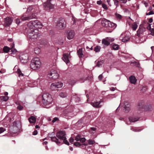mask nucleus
Here are the masks:
<instances>
[{"label":"nucleus","instance_id":"nucleus-11","mask_svg":"<svg viewBox=\"0 0 154 154\" xmlns=\"http://www.w3.org/2000/svg\"><path fill=\"white\" fill-rule=\"evenodd\" d=\"M70 58V53H69V54H63L62 58L66 63L67 64L69 63Z\"/></svg>","mask_w":154,"mask_h":154},{"label":"nucleus","instance_id":"nucleus-39","mask_svg":"<svg viewBox=\"0 0 154 154\" xmlns=\"http://www.w3.org/2000/svg\"><path fill=\"white\" fill-rule=\"evenodd\" d=\"M103 60H102V61H98L97 65V66H98V67H100L103 64Z\"/></svg>","mask_w":154,"mask_h":154},{"label":"nucleus","instance_id":"nucleus-63","mask_svg":"<svg viewBox=\"0 0 154 154\" xmlns=\"http://www.w3.org/2000/svg\"><path fill=\"white\" fill-rule=\"evenodd\" d=\"M110 90L112 91H115V88H114V87H112V88H110Z\"/></svg>","mask_w":154,"mask_h":154},{"label":"nucleus","instance_id":"nucleus-13","mask_svg":"<svg viewBox=\"0 0 154 154\" xmlns=\"http://www.w3.org/2000/svg\"><path fill=\"white\" fill-rule=\"evenodd\" d=\"M12 20L11 18L10 17H8L5 19L4 26L6 27L10 25L11 23Z\"/></svg>","mask_w":154,"mask_h":154},{"label":"nucleus","instance_id":"nucleus-22","mask_svg":"<svg viewBox=\"0 0 154 154\" xmlns=\"http://www.w3.org/2000/svg\"><path fill=\"white\" fill-rule=\"evenodd\" d=\"M130 104L127 102H126L123 105V107L126 111H128L130 110Z\"/></svg>","mask_w":154,"mask_h":154},{"label":"nucleus","instance_id":"nucleus-26","mask_svg":"<svg viewBox=\"0 0 154 154\" xmlns=\"http://www.w3.org/2000/svg\"><path fill=\"white\" fill-rule=\"evenodd\" d=\"M122 39V41L124 42H125L129 40L130 39V37L128 36H125Z\"/></svg>","mask_w":154,"mask_h":154},{"label":"nucleus","instance_id":"nucleus-4","mask_svg":"<svg viewBox=\"0 0 154 154\" xmlns=\"http://www.w3.org/2000/svg\"><path fill=\"white\" fill-rule=\"evenodd\" d=\"M42 24L37 20L31 21L29 22L27 25L28 26H31L35 29L41 28L42 27Z\"/></svg>","mask_w":154,"mask_h":154},{"label":"nucleus","instance_id":"nucleus-36","mask_svg":"<svg viewBox=\"0 0 154 154\" xmlns=\"http://www.w3.org/2000/svg\"><path fill=\"white\" fill-rule=\"evenodd\" d=\"M17 72L19 76L21 77L23 76V74L21 72L20 69H17Z\"/></svg>","mask_w":154,"mask_h":154},{"label":"nucleus","instance_id":"nucleus-1","mask_svg":"<svg viewBox=\"0 0 154 154\" xmlns=\"http://www.w3.org/2000/svg\"><path fill=\"white\" fill-rule=\"evenodd\" d=\"M40 98L42 100V102L46 108H48L52 106L53 100L51 95L49 94H44L42 96H39L38 99H39Z\"/></svg>","mask_w":154,"mask_h":154},{"label":"nucleus","instance_id":"nucleus-30","mask_svg":"<svg viewBox=\"0 0 154 154\" xmlns=\"http://www.w3.org/2000/svg\"><path fill=\"white\" fill-rule=\"evenodd\" d=\"M78 55L79 57H83V54L82 49H79L78 51Z\"/></svg>","mask_w":154,"mask_h":154},{"label":"nucleus","instance_id":"nucleus-48","mask_svg":"<svg viewBox=\"0 0 154 154\" xmlns=\"http://www.w3.org/2000/svg\"><path fill=\"white\" fill-rule=\"evenodd\" d=\"M5 130V129L2 127L0 128V134L4 132Z\"/></svg>","mask_w":154,"mask_h":154},{"label":"nucleus","instance_id":"nucleus-25","mask_svg":"<svg viewBox=\"0 0 154 154\" xmlns=\"http://www.w3.org/2000/svg\"><path fill=\"white\" fill-rule=\"evenodd\" d=\"M51 139L53 141L55 142L57 144H60V142L59 141V140L55 137H51Z\"/></svg>","mask_w":154,"mask_h":154},{"label":"nucleus","instance_id":"nucleus-51","mask_svg":"<svg viewBox=\"0 0 154 154\" xmlns=\"http://www.w3.org/2000/svg\"><path fill=\"white\" fill-rule=\"evenodd\" d=\"M154 14V13L153 12V11H151L149 12L148 13H146V15H150L151 14Z\"/></svg>","mask_w":154,"mask_h":154},{"label":"nucleus","instance_id":"nucleus-27","mask_svg":"<svg viewBox=\"0 0 154 154\" xmlns=\"http://www.w3.org/2000/svg\"><path fill=\"white\" fill-rule=\"evenodd\" d=\"M137 27V23L136 22H134L131 25V28L133 29V30L135 31Z\"/></svg>","mask_w":154,"mask_h":154},{"label":"nucleus","instance_id":"nucleus-8","mask_svg":"<svg viewBox=\"0 0 154 154\" xmlns=\"http://www.w3.org/2000/svg\"><path fill=\"white\" fill-rule=\"evenodd\" d=\"M20 128V123H17L16 122H14L13 126L11 128L12 132L14 133H16L19 130Z\"/></svg>","mask_w":154,"mask_h":154},{"label":"nucleus","instance_id":"nucleus-58","mask_svg":"<svg viewBox=\"0 0 154 154\" xmlns=\"http://www.w3.org/2000/svg\"><path fill=\"white\" fill-rule=\"evenodd\" d=\"M103 76L102 74H100V75L98 77V79H99L100 80H101Z\"/></svg>","mask_w":154,"mask_h":154},{"label":"nucleus","instance_id":"nucleus-41","mask_svg":"<svg viewBox=\"0 0 154 154\" xmlns=\"http://www.w3.org/2000/svg\"><path fill=\"white\" fill-rule=\"evenodd\" d=\"M29 20L32 19L33 18H36V16L35 14H32V15L29 16Z\"/></svg>","mask_w":154,"mask_h":154},{"label":"nucleus","instance_id":"nucleus-18","mask_svg":"<svg viewBox=\"0 0 154 154\" xmlns=\"http://www.w3.org/2000/svg\"><path fill=\"white\" fill-rule=\"evenodd\" d=\"M108 39H109V37H107L106 38L102 40V44L106 46L109 45L110 44V42L108 40Z\"/></svg>","mask_w":154,"mask_h":154},{"label":"nucleus","instance_id":"nucleus-45","mask_svg":"<svg viewBox=\"0 0 154 154\" xmlns=\"http://www.w3.org/2000/svg\"><path fill=\"white\" fill-rule=\"evenodd\" d=\"M74 145L76 146L79 147L81 144L79 142H75L74 143Z\"/></svg>","mask_w":154,"mask_h":154},{"label":"nucleus","instance_id":"nucleus-46","mask_svg":"<svg viewBox=\"0 0 154 154\" xmlns=\"http://www.w3.org/2000/svg\"><path fill=\"white\" fill-rule=\"evenodd\" d=\"M114 4L116 5V7H117L119 5V1L117 0H113Z\"/></svg>","mask_w":154,"mask_h":154},{"label":"nucleus","instance_id":"nucleus-43","mask_svg":"<svg viewBox=\"0 0 154 154\" xmlns=\"http://www.w3.org/2000/svg\"><path fill=\"white\" fill-rule=\"evenodd\" d=\"M33 9V8L32 6H29L27 8V12H30Z\"/></svg>","mask_w":154,"mask_h":154},{"label":"nucleus","instance_id":"nucleus-5","mask_svg":"<svg viewBox=\"0 0 154 154\" xmlns=\"http://www.w3.org/2000/svg\"><path fill=\"white\" fill-rule=\"evenodd\" d=\"M65 131H60L57 133V137L60 140H63V142L65 144L69 145V143L66 140V138L65 136Z\"/></svg>","mask_w":154,"mask_h":154},{"label":"nucleus","instance_id":"nucleus-33","mask_svg":"<svg viewBox=\"0 0 154 154\" xmlns=\"http://www.w3.org/2000/svg\"><path fill=\"white\" fill-rule=\"evenodd\" d=\"M59 95L61 97L65 98L66 97L67 95L66 93L61 92L59 94Z\"/></svg>","mask_w":154,"mask_h":154},{"label":"nucleus","instance_id":"nucleus-35","mask_svg":"<svg viewBox=\"0 0 154 154\" xmlns=\"http://www.w3.org/2000/svg\"><path fill=\"white\" fill-rule=\"evenodd\" d=\"M57 85V89L59 88H61L63 85V84L61 82H58L56 83Z\"/></svg>","mask_w":154,"mask_h":154},{"label":"nucleus","instance_id":"nucleus-7","mask_svg":"<svg viewBox=\"0 0 154 154\" xmlns=\"http://www.w3.org/2000/svg\"><path fill=\"white\" fill-rule=\"evenodd\" d=\"M66 22L65 20L62 19L58 22L56 27L59 29H63L66 27Z\"/></svg>","mask_w":154,"mask_h":154},{"label":"nucleus","instance_id":"nucleus-17","mask_svg":"<svg viewBox=\"0 0 154 154\" xmlns=\"http://www.w3.org/2000/svg\"><path fill=\"white\" fill-rule=\"evenodd\" d=\"M100 102H91V105L93 107H94L97 108L100 107Z\"/></svg>","mask_w":154,"mask_h":154},{"label":"nucleus","instance_id":"nucleus-31","mask_svg":"<svg viewBox=\"0 0 154 154\" xmlns=\"http://www.w3.org/2000/svg\"><path fill=\"white\" fill-rule=\"evenodd\" d=\"M151 106L149 105H145L144 106V109L146 111H149L151 109Z\"/></svg>","mask_w":154,"mask_h":154},{"label":"nucleus","instance_id":"nucleus-49","mask_svg":"<svg viewBox=\"0 0 154 154\" xmlns=\"http://www.w3.org/2000/svg\"><path fill=\"white\" fill-rule=\"evenodd\" d=\"M102 7L104 8L105 9H108V8L107 7V6L106 5L104 4H102Z\"/></svg>","mask_w":154,"mask_h":154},{"label":"nucleus","instance_id":"nucleus-47","mask_svg":"<svg viewBox=\"0 0 154 154\" xmlns=\"http://www.w3.org/2000/svg\"><path fill=\"white\" fill-rule=\"evenodd\" d=\"M81 139V136L79 135H77L75 138V140L76 141L80 140Z\"/></svg>","mask_w":154,"mask_h":154},{"label":"nucleus","instance_id":"nucleus-50","mask_svg":"<svg viewBox=\"0 0 154 154\" xmlns=\"http://www.w3.org/2000/svg\"><path fill=\"white\" fill-rule=\"evenodd\" d=\"M58 118L57 117H55L54 118V119L52 120V122L53 123H54L56 121H58Z\"/></svg>","mask_w":154,"mask_h":154},{"label":"nucleus","instance_id":"nucleus-64","mask_svg":"<svg viewBox=\"0 0 154 154\" xmlns=\"http://www.w3.org/2000/svg\"><path fill=\"white\" fill-rule=\"evenodd\" d=\"M135 63V65L137 67L139 66L140 65V64L139 63L137 62V63Z\"/></svg>","mask_w":154,"mask_h":154},{"label":"nucleus","instance_id":"nucleus-53","mask_svg":"<svg viewBox=\"0 0 154 154\" xmlns=\"http://www.w3.org/2000/svg\"><path fill=\"white\" fill-rule=\"evenodd\" d=\"M85 138L83 137L81 138L80 141L81 142L84 143L85 141Z\"/></svg>","mask_w":154,"mask_h":154},{"label":"nucleus","instance_id":"nucleus-42","mask_svg":"<svg viewBox=\"0 0 154 154\" xmlns=\"http://www.w3.org/2000/svg\"><path fill=\"white\" fill-rule=\"evenodd\" d=\"M88 143L90 145L93 144L95 143V142L93 140H91V139L89 140H88Z\"/></svg>","mask_w":154,"mask_h":154},{"label":"nucleus","instance_id":"nucleus-12","mask_svg":"<svg viewBox=\"0 0 154 154\" xmlns=\"http://www.w3.org/2000/svg\"><path fill=\"white\" fill-rule=\"evenodd\" d=\"M19 58L22 63H26L28 61L29 56L28 54H25L20 56Z\"/></svg>","mask_w":154,"mask_h":154},{"label":"nucleus","instance_id":"nucleus-29","mask_svg":"<svg viewBox=\"0 0 154 154\" xmlns=\"http://www.w3.org/2000/svg\"><path fill=\"white\" fill-rule=\"evenodd\" d=\"M131 129L134 132H139L142 130V129H139L138 128L136 127H132L131 128Z\"/></svg>","mask_w":154,"mask_h":154},{"label":"nucleus","instance_id":"nucleus-40","mask_svg":"<svg viewBox=\"0 0 154 154\" xmlns=\"http://www.w3.org/2000/svg\"><path fill=\"white\" fill-rule=\"evenodd\" d=\"M115 16L117 19H120L122 18L121 15L118 13H115Z\"/></svg>","mask_w":154,"mask_h":154},{"label":"nucleus","instance_id":"nucleus-60","mask_svg":"<svg viewBox=\"0 0 154 154\" xmlns=\"http://www.w3.org/2000/svg\"><path fill=\"white\" fill-rule=\"evenodd\" d=\"M5 72V69H2L0 71V72L1 73H3Z\"/></svg>","mask_w":154,"mask_h":154},{"label":"nucleus","instance_id":"nucleus-2","mask_svg":"<svg viewBox=\"0 0 154 154\" xmlns=\"http://www.w3.org/2000/svg\"><path fill=\"white\" fill-rule=\"evenodd\" d=\"M27 34L28 37L31 39H36L40 35L38 30L31 26H28Z\"/></svg>","mask_w":154,"mask_h":154},{"label":"nucleus","instance_id":"nucleus-3","mask_svg":"<svg viewBox=\"0 0 154 154\" xmlns=\"http://www.w3.org/2000/svg\"><path fill=\"white\" fill-rule=\"evenodd\" d=\"M41 63L39 59L37 57L33 59L30 64L31 68L34 70L39 69L41 67Z\"/></svg>","mask_w":154,"mask_h":154},{"label":"nucleus","instance_id":"nucleus-28","mask_svg":"<svg viewBox=\"0 0 154 154\" xmlns=\"http://www.w3.org/2000/svg\"><path fill=\"white\" fill-rule=\"evenodd\" d=\"M11 49V48H10L8 47L5 46L3 48V51L5 53H8Z\"/></svg>","mask_w":154,"mask_h":154},{"label":"nucleus","instance_id":"nucleus-23","mask_svg":"<svg viewBox=\"0 0 154 154\" xmlns=\"http://www.w3.org/2000/svg\"><path fill=\"white\" fill-rule=\"evenodd\" d=\"M29 120L30 123H35L36 122V118L33 116H31L29 118Z\"/></svg>","mask_w":154,"mask_h":154},{"label":"nucleus","instance_id":"nucleus-55","mask_svg":"<svg viewBox=\"0 0 154 154\" xmlns=\"http://www.w3.org/2000/svg\"><path fill=\"white\" fill-rule=\"evenodd\" d=\"M114 40V39L113 38H109V39H108V40L110 42H113Z\"/></svg>","mask_w":154,"mask_h":154},{"label":"nucleus","instance_id":"nucleus-24","mask_svg":"<svg viewBox=\"0 0 154 154\" xmlns=\"http://www.w3.org/2000/svg\"><path fill=\"white\" fill-rule=\"evenodd\" d=\"M51 88L52 90H58L56 83H53L51 84Z\"/></svg>","mask_w":154,"mask_h":154},{"label":"nucleus","instance_id":"nucleus-6","mask_svg":"<svg viewBox=\"0 0 154 154\" xmlns=\"http://www.w3.org/2000/svg\"><path fill=\"white\" fill-rule=\"evenodd\" d=\"M102 23L103 26L106 27H111L114 29L116 26V24L107 20H105L103 21Z\"/></svg>","mask_w":154,"mask_h":154},{"label":"nucleus","instance_id":"nucleus-62","mask_svg":"<svg viewBox=\"0 0 154 154\" xmlns=\"http://www.w3.org/2000/svg\"><path fill=\"white\" fill-rule=\"evenodd\" d=\"M106 1L108 3V4L110 5L111 6V4L110 3V0H106Z\"/></svg>","mask_w":154,"mask_h":154},{"label":"nucleus","instance_id":"nucleus-34","mask_svg":"<svg viewBox=\"0 0 154 154\" xmlns=\"http://www.w3.org/2000/svg\"><path fill=\"white\" fill-rule=\"evenodd\" d=\"M9 97L6 96H2L0 97L1 100L4 101H6L8 99Z\"/></svg>","mask_w":154,"mask_h":154},{"label":"nucleus","instance_id":"nucleus-19","mask_svg":"<svg viewBox=\"0 0 154 154\" xmlns=\"http://www.w3.org/2000/svg\"><path fill=\"white\" fill-rule=\"evenodd\" d=\"M129 79L131 83L135 84L136 83L137 79L134 76L131 75L129 77Z\"/></svg>","mask_w":154,"mask_h":154},{"label":"nucleus","instance_id":"nucleus-21","mask_svg":"<svg viewBox=\"0 0 154 154\" xmlns=\"http://www.w3.org/2000/svg\"><path fill=\"white\" fill-rule=\"evenodd\" d=\"M139 118L138 117H135L134 116H131L129 118V121L130 122H134L138 120Z\"/></svg>","mask_w":154,"mask_h":154},{"label":"nucleus","instance_id":"nucleus-61","mask_svg":"<svg viewBox=\"0 0 154 154\" xmlns=\"http://www.w3.org/2000/svg\"><path fill=\"white\" fill-rule=\"evenodd\" d=\"M38 134V132L37 131H35L33 132V135H36V134Z\"/></svg>","mask_w":154,"mask_h":154},{"label":"nucleus","instance_id":"nucleus-37","mask_svg":"<svg viewBox=\"0 0 154 154\" xmlns=\"http://www.w3.org/2000/svg\"><path fill=\"white\" fill-rule=\"evenodd\" d=\"M40 51V49L38 48H35L34 52L36 54H38Z\"/></svg>","mask_w":154,"mask_h":154},{"label":"nucleus","instance_id":"nucleus-16","mask_svg":"<svg viewBox=\"0 0 154 154\" xmlns=\"http://www.w3.org/2000/svg\"><path fill=\"white\" fill-rule=\"evenodd\" d=\"M144 102L143 101H140L139 102L137 105V108L139 109L144 108Z\"/></svg>","mask_w":154,"mask_h":154},{"label":"nucleus","instance_id":"nucleus-14","mask_svg":"<svg viewBox=\"0 0 154 154\" xmlns=\"http://www.w3.org/2000/svg\"><path fill=\"white\" fill-rule=\"evenodd\" d=\"M75 35V33L74 31L70 30L67 34V38L69 39H71L73 38Z\"/></svg>","mask_w":154,"mask_h":154},{"label":"nucleus","instance_id":"nucleus-10","mask_svg":"<svg viewBox=\"0 0 154 154\" xmlns=\"http://www.w3.org/2000/svg\"><path fill=\"white\" fill-rule=\"evenodd\" d=\"M48 76L51 79H56L58 78L59 75L56 71L52 70L48 74Z\"/></svg>","mask_w":154,"mask_h":154},{"label":"nucleus","instance_id":"nucleus-57","mask_svg":"<svg viewBox=\"0 0 154 154\" xmlns=\"http://www.w3.org/2000/svg\"><path fill=\"white\" fill-rule=\"evenodd\" d=\"M69 141L70 142L72 143L74 141V139L72 137H70L69 139Z\"/></svg>","mask_w":154,"mask_h":154},{"label":"nucleus","instance_id":"nucleus-9","mask_svg":"<svg viewBox=\"0 0 154 154\" xmlns=\"http://www.w3.org/2000/svg\"><path fill=\"white\" fill-rule=\"evenodd\" d=\"M51 0H48L46 2L44 3V7L47 10L52 9L54 8V5L51 3Z\"/></svg>","mask_w":154,"mask_h":154},{"label":"nucleus","instance_id":"nucleus-44","mask_svg":"<svg viewBox=\"0 0 154 154\" xmlns=\"http://www.w3.org/2000/svg\"><path fill=\"white\" fill-rule=\"evenodd\" d=\"M116 96V95L115 94H111L109 95L108 96V98L110 99L114 97H115Z\"/></svg>","mask_w":154,"mask_h":154},{"label":"nucleus","instance_id":"nucleus-20","mask_svg":"<svg viewBox=\"0 0 154 154\" xmlns=\"http://www.w3.org/2000/svg\"><path fill=\"white\" fill-rule=\"evenodd\" d=\"M21 19L22 20H30L29 17L26 15V13L24 14L21 17Z\"/></svg>","mask_w":154,"mask_h":154},{"label":"nucleus","instance_id":"nucleus-32","mask_svg":"<svg viewBox=\"0 0 154 154\" xmlns=\"http://www.w3.org/2000/svg\"><path fill=\"white\" fill-rule=\"evenodd\" d=\"M112 48L114 50H117L119 48V45L117 44H114L113 45Z\"/></svg>","mask_w":154,"mask_h":154},{"label":"nucleus","instance_id":"nucleus-52","mask_svg":"<svg viewBox=\"0 0 154 154\" xmlns=\"http://www.w3.org/2000/svg\"><path fill=\"white\" fill-rule=\"evenodd\" d=\"M11 54H14L16 52L17 50L15 49H13L11 50Z\"/></svg>","mask_w":154,"mask_h":154},{"label":"nucleus","instance_id":"nucleus-15","mask_svg":"<svg viewBox=\"0 0 154 154\" xmlns=\"http://www.w3.org/2000/svg\"><path fill=\"white\" fill-rule=\"evenodd\" d=\"M151 25L148 24V26H147V29H149L150 32V34L153 36H154V29L152 28V27H153V25L152 26H151Z\"/></svg>","mask_w":154,"mask_h":154},{"label":"nucleus","instance_id":"nucleus-38","mask_svg":"<svg viewBox=\"0 0 154 154\" xmlns=\"http://www.w3.org/2000/svg\"><path fill=\"white\" fill-rule=\"evenodd\" d=\"M100 49V47L99 46H97L94 48V51L97 52L99 51Z\"/></svg>","mask_w":154,"mask_h":154},{"label":"nucleus","instance_id":"nucleus-59","mask_svg":"<svg viewBox=\"0 0 154 154\" xmlns=\"http://www.w3.org/2000/svg\"><path fill=\"white\" fill-rule=\"evenodd\" d=\"M102 1L101 0L98 1L97 2V4L98 5H101L102 3Z\"/></svg>","mask_w":154,"mask_h":154},{"label":"nucleus","instance_id":"nucleus-56","mask_svg":"<svg viewBox=\"0 0 154 154\" xmlns=\"http://www.w3.org/2000/svg\"><path fill=\"white\" fill-rule=\"evenodd\" d=\"M23 108V107L22 106L20 105L18 106L17 107V109L20 110H21Z\"/></svg>","mask_w":154,"mask_h":154},{"label":"nucleus","instance_id":"nucleus-54","mask_svg":"<svg viewBox=\"0 0 154 154\" xmlns=\"http://www.w3.org/2000/svg\"><path fill=\"white\" fill-rule=\"evenodd\" d=\"M20 22V20L19 18H17L16 20V23L17 24H19Z\"/></svg>","mask_w":154,"mask_h":154}]
</instances>
